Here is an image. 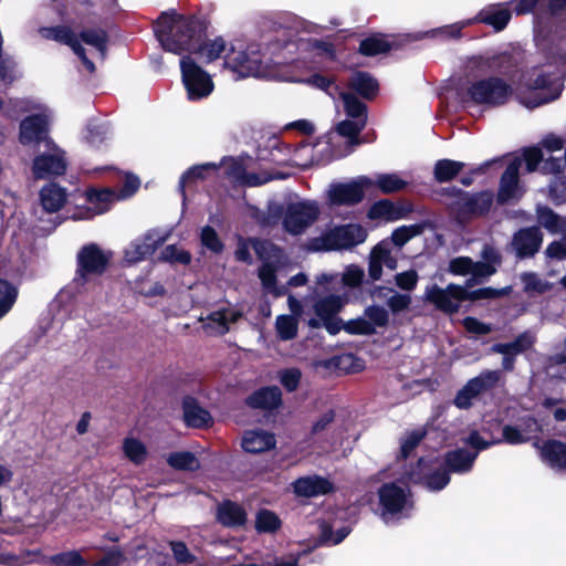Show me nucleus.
Segmentation results:
<instances>
[{"instance_id":"1","label":"nucleus","mask_w":566,"mask_h":566,"mask_svg":"<svg viewBox=\"0 0 566 566\" xmlns=\"http://www.w3.org/2000/svg\"><path fill=\"white\" fill-rule=\"evenodd\" d=\"M321 91H324L336 105L340 102L348 117L339 122L335 130L326 133L321 138V144L325 145L321 150V164H327L350 155L360 144L359 134L367 124V106L324 76H321Z\"/></svg>"},{"instance_id":"2","label":"nucleus","mask_w":566,"mask_h":566,"mask_svg":"<svg viewBox=\"0 0 566 566\" xmlns=\"http://www.w3.org/2000/svg\"><path fill=\"white\" fill-rule=\"evenodd\" d=\"M547 59L555 66L554 72L539 70L536 78L527 83L533 91L532 99L522 101L527 108H535L558 98L563 91V74L566 70V34L549 49Z\"/></svg>"},{"instance_id":"3","label":"nucleus","mask_w":566,"mask_h":566,"mask_svg":"<svg viewBox=\"0 0 566 566\" xmlns=\"http://www.w3.org/2000/svg\"><path fill=\"white\" fill-rule=\"evenodd\" d=\"M156 38L165 51L181 55L191 52L196 39V23L185 15L163 13L154 27Z\"/></svg>"},{"instance_id":"4","label":"nucleus","mask_w":566,"mask_h":566,"mask_svg":"<svg viewBox=\"0 0 566 566\" xmlns=\"http://www.w3.org/2000/svg\"><path fill=\"white\" fill-rule=\"evenodd\" d=\"M284 50L289 53H296L291 61L292 74L287 80L316 85L318 80V41L316 36H308L306 32H302L294 42L285 44Z\"/></svg>"},{"instance_id":"5","label":"nucleus","mask_w":566,"mask_h":566,"mask_svg":"<svg viewBox=\"0 0 566 566\" xmlns=\"http://www.w3.org/2000/svg\"><path fill=\"white\" fill-rule=\"evenodd\" d=\"M224 67L228 69L235 78L243 77H264L270 73L264 64V57L259 44H244L237 42L231 44L223 55Z\"/></svg>"},{"instance_id":"6","label":"nucleus","mask_w":566,"mask_h":566,"mask_svg":"<svg viewBox=\"0 0 566 566\" xmlns=\"http://www.w3.org/2000/svg\"><path fill=\"white\" fill-rule=\"evenodd\" d=\"M409 482L406 474L399 483L389 482L379 488L377 512L386 524L410 515L413 502L407 485Z\"/></svg>"},{"instance_id":"7","label":"nucleus","mask_w":566,"mask_h":566,"mask_svg":"<svg viewBox=\"0 0 566 566\" xmlns=\"http://www.w3.org/2000/svg\"><path fill=\"white\" fill-rule=\"evenodd\" d=\"M11 107L4 109L10 118H15L19 113L31 109H40L39 114L25 117L20 124L19 140L22 145H35L44 142L46 146L52 144L48 137L49 123L52 118V112L38 105H29L23 101L10 102Z\"/></svg>"},{"instance_id":"8","label":"nucleus","mask_w":566,"mask_h":566,"mask_svg":"<svg viewBox=\"0 0 566 566\" xmlns=\"http://www.w3.org/2000/svg\"><path fill=\"white\" fill-rule=\"evenodd\" d=\"M512 95L511 85L501 77L492 76L473 81L465 90L463 102L486 107L505 104Z\"/></svg>"},{"instance_id":"9","label":"nucleus","mask_w":566,"mask_h":566,"mask_svg":"<svg viewBox=\"0 0 566 566\" xmlns=\"http://www.w3.org/2000/svg\"><path fill=\"white\" fill-rule=\"evenodd\" d=\"M39 563L49 566H88L78 551H67L46 557L39 549H27L20 554L0 553V564L7 566H24Z\"/></svg>"},{"instance_id":"10","label":"nucleus","mask_w":566,"mask_h":566,"mask_svg":"<svg viewBox=\"0 0 566 566\" xmlns=\"http://www.w3.org/2000/svg\"><path fill=\"white\" fill-rule=\"evenodd\" d=\"M180 72L188 101L199 102L212 94L214 90L212 76L199 66L190 55L181 57Z\"/></svg>"},{"instance_id":"11","label":"nucleus","mask_w":566,"mask_h":566,"mask_svg":"<svg viewBox=\"0 0 566 566\" xmlns=\"http://www.w3.org/2000/svg\"><path fill=\"white\" fill-rule=\"evenodd\" d=\"M367 235L358 223L335 226L321 233V251H348L364 243Z\"/></svg>"},{"instance_id":"12","label":"nucleus","mask_w":566,"mask_h":566,"mask_svg":"<svg viewBox=\"0 0 566 566\" xmlns=\"http://www.w3.org/2000/svg\"><path fill=\"white\" fill-rule=\"evenodd\" d=\"M321 452H336L346 440L350 422L335 410L329 409L321 415Z\"/></svg>"},{"instance_id":"13","label":"nucleus","mask_w":566,"mask_h":566,"mask_svg":"<svg viewBox=\"0 0 566 566\" xmlns=\"http://www.w3.org/2000/svg\"><path fill=\"white\" fill-rule=\"evenodd\" d=\"M407 481L421 484L429 491L438 492L449 484L450 478L441 462L420 459L416 469L407 473Z\"/></svg>"},{"instance_id":"14","label":"nucleus","mask_w":566,"mask_h":566,"mask_svg":"<svg viewBox=\"0 0 566 566\" xmlns=\"http://www.w3.org/2000/svg\"><path fill=\"white\" fill-rule=\"evenodd\" d=\"M112 258L111 251L99 249L96 244H88L81 249L77 254V271L74 282L84 284L91 274H102Z\"/></svg>"},{"instance_id":"15","label":"nucleus","mask_w":566,"mask_h":566,"mask_svg":"<svg viewBox=\"0 0 566 566\" xmlns=\"http://www.w3.org/2000/svg\"><path fill=\"white\" fill-rule=\"evenodd\" d=\"M349 515L348 509L338 507L336 511H325L321 522V546L337 545L342 543L352 532L350 524L347 523Z\"/></svg>"},{"instance_id":"16","label":"nucleus","mask_w":566,"mask_h":566,"mask_svg":"<svg viewBox=\"0 0 566 566\" xmlns=\"http://www.w3.org/2000/svg\"><path fill=\"white\" fill-rule=\"evenodd\" d=\"M252 245L258 255L264 260V263L259 269V279L261 280L263 289L275 297L283 295L285 293L284 287L276 285V266L272 261L268 260L271 258L279 259L281 250L266 241H252Z\"/></svg>"},{"instance_id":"17","label":"nucleus","mask_w":566,"mask_h":566,"mask_svg":"<svg viewBox=\"0 0 566 566\" xmlns=\"http://www.w3.org/2000/svg\"><path fill=\"white\" fill-rule=\"evenodd\" d=\"M370 190V177L358 176L348 182H335L329 186L327 198L332 205H356Z\"/></svg>"},{"instance_id":"18","label":"nucleus","mask_w":566,"mask_h":566,"mask_svg":"<svg viewBox=\"0 0 566 566\" xmlns=\"http://www.w3.org/2000/svg\"><path fill=\"white\" fill-rule=\"evenodd\" d=\"M450 193L455 198L451 207L459 217L484 214L493 203V196L489 191L470 195L461 189L452 188Z\"/></svg>"},{"instance_id":"19","label":"nucleus","mask_w":566,"mask_h":566,"mask_svg":"<svg viewBox=\"0 0 566 566\" xmlns=\"http://www.w3.org/2000/svg\"><path fill=\"white\" fill-rule=\"evenodd\" d=\"M424 295L440 311L454 313L460 308L461 302L467 300L468 290L455 284H449L446 289L434 284L427 287Z\"/></svg>"},{"instance_id":"20","label":"nucleus","mask_w":566,"mask_h":566,"mask_svg":"<svg viewBox=\"0 0 566 566\" xmlns=\"http://www.w3.org/2000/svg\"><path fill=\"white\" fill-rule=\"evenodd\" d=\"M317 216V208L305 201L292 202L286 207L283 226L291 234H300L308 228Z\"/></svg>"},{"instance_id":"21","label":"nucleus","mask_w":566,"mask_h":566,"mask_svg":"<svg viewBox=\"0 0 566 566\" xmlns=\"http://www.w3.org/2000/svg\"><path fill=\"white\" fill-rule=\"evenodd\" d=\"M543 234L537 227L522 228L511 240L510 248L518 260L533 258L541 249Z\"/></svg>"},{"instance_id":"22","label":"nucleus","mask_w":566,"mask_h":566,"mask_svg":"<svg viewBox=\"0 0 566 566\" xmlns=\"http://www.w3.org/2000/svg\"><path fill=\"white\" fill-rule=\"evenodd\" d=\"M46 147L49 153L39 155L33 160L32 171L38 179L63 175L66 170L63 151L53 143Z\"/></svg>"},{"instance_id":"23","label":"nucleus","mask_w":566,"mask_h":566,"mask_svg":"<svg viewBox=\"0 0 566 566\" xmlns=\"http://www.w3.org/2000/svg\"><path fill=\"white\" fill-rule=\"evenodd\" d=\"M42 38L54 40L60 43L69 45L73 52L81 59L88 73L95 72V65L88 59L85 50L82 48L81 41L76 35L66 27L42 28L39 30Z\"/></svg>"},{"instance_id":"24","label":"nucleus","mask_w":566,"mask_h":566,"mask_svg":"<svg viewBox=\"0 0 566 566\" xmlns=\"http://www.w3.org/2000/svg\"><path fill=\"white\" fill-rule=\"evenodd\" d=\"M449 271L455 275H471L467 281L468 286L481 283L483 280L494 274V270L489 264L473 261L469 256H458L450 261Z\"/></svg>"},{"instance_id":"25","label":"nucleus","mask_w":566,"mask_h":566,"mask_svg":"<svg viewBox=\"0 0 566 566\" xmlns=\"http://www.w3.org/2000/svg\"><path fill=\"white\" fill-rule=\"evenodd\" d=\"M522 166L520 157L514 158L506 167L500 181V189L497 192V200L502 203L517 200L523 195V189L520 185L518 172Z\"/></svg>"},{"instance_id":"26","label":"nucleus","mask_w":566,"mask_h":566,"mask_svg":"<svg viewBox=\"0 0 566 566\" xmlns=\"http://www.w3.org/2000/svg\"><path fill=\"white\" fill-rule=\"evenodd\" d=\"M382 266L396 270L397 259L391 253L389 240H382L373 248L369 254L368 274L371 280L377 281L382 275Z\"/></svg>"},{"instance_id":"27","label":"nucleus","mask_w":566,"mask_h":566,"mask_svg":"<svg viewBox=\"0 0 566 566\" xmlns=\"http://www.w3.org/2000/svg\"><path fill=\"white\" fill-rule=\"evenodd\" d=\"M86 201L87 210L77 216L80 219H90L108 211L112 205L118 201L117 191L109 188L90 189L86 192Z\"/></svg>"},{"instance_id":"28","label":"nucleus","mask_w":566,"mask_h":566,"mask_svg":"<svg viewBox=\"0 0 566 566\" xmlns=\"http://www.w3.org/2000/svg\"><path fill=\"white\" fill-rule=\"evenodd\" d=\"M239 317L238 311L226 308L210 313L206 318H200V322L207 335L219 336L226 334L230 324L237 322Z\"/></svg>"},{"instance_id":"29","label":"nucleus","mask_w":566,"mask_h":566,"mask_svg":"<svg viewBox=\"0 0 566 566\" xmlns=\"http://www.w3.org/2000/svg\"><path fill=\"white\" fill-rule=\"evenodd\" d=\"M160 244V240L155 239L153 234L148 233L142 238L132 241L124 252V261L127 264L138 263L146 258L150 256Z\"/></svg>"},{"instance_id":"30","label":"nucleus","mask_w":566,"mask_h":566,"mask_svg":"<svg viewBox=\"0 0 566 566\" xmlns=\"http://www.w3.org/2000/svg\"><path fill=\"white\" fill-rule=\"evenodd\" d=\"M478 458V452H471L464 448L449 451L444 455L446 470L449 472L464 474L472 470Z\"/></svg>"},{"instance_id":"31","label":"nucleus","mask_w":566,"mask_h":566,"mask_svg":"<svg viewBox=\"0 0 566 566\" xmlns=\"http://www.w3.org/2000/svg\"><path fill=\"white\" fill-rule=\"evenodd\" d=\"M275 444L274 434L260 429L245 431L241 442L243 450L249 453L265 452L273 449Z\"/></svg>"},{"instance_id":"32","label":"nucleus","mask_w":566,"mask_h":566,"mask_svg":"<svg viewBox=\"0 0 566 566\" xmlns=\"http://www.w3.org/2000/svg\"><path fill=\"white\" fill-rule=\"evenodd\" d=\"M408 209L398 206L388 199H381L371 205L367 212L370 220L397 221L403 219Z\"/></svg>"},{"instance_id":"33","label":"nucleus","mask_w":566,"mask_h":566,"mask_svg":"<svg viewBox=\"0 0 566 566\" xmlns=\"http://www.w3.org/2000/svg\"><path fill=\"white\" fill-rule=\"evenodd\" d=\"M541 457L545 463L556 471L566 470V443L548 440L541 447Z\"/></svg>"},{"instance_id":"34","label":"nucleus","mask_w":566,"mask_h":566,"mask_svg":"<svg viewBox=\"0 0 566 566\" xmlns=\"http://www.w3.org/2000/svg\"><path fill=\"white\" fill-rule=\"evenodd\" d=\"M409 181L398 172H379L370 177V189L376 188L381 193H395L406 189Z\"/></svg>"},{"instance_id":"35","label":"nucleus","mask_w":566,"mask_h":566,"mask_svg":"<svg viewBox=\"0 0 566 566\" xmlns=\"http://www.w3.org/2000/svg\"><path fill=\"white\" fill-rule=\"evenodd\" d=\"M512 17L511 10L506 4H492L484 8L478 15V20L493 27L496 31H502Z\"/></svg>"},{"instance_id":"36","label":"nucleus","mask_w":566,"mask_h":566,"mask_svg":"<svg viewBox=\"0 0 566 566\" xmlns=\"http://www.w3.org/2000/svg\"><path fill=\"white\" fill-rule=\"evenodd\" d=\"M348 86L366 99L374 98L379 90L377 80L371 74L363 71H356L350 75Z\"/></svg>"},{"instance_id":"37","label":"nucleus","mask_w":566,"mask_h":566,"mask_svg":"<svg viewBox=\"0 0 566 566\" xmlns=\"http://www.w3.org/2000/svg\"><path fill=\"white\" fill-rule=\"evenodd\" d=\"M40 200L45 211L55 212L66 202L65 189L56 184H49L42 188L40 192Z\"/></svg>"},{"instance_id":"38","label":"nucleus","mask_w":566,"mask_h":566,"mask_svg":"<svg viewBox=\"0 0 566 566\" xmlns=\"http://www.w3.org/2000/svg\"><path fill=\"white\" fill-rule=\"evenodd\" d=\"M538 223L552 234L566 237V217H560L548 207H538L536 210Z\"/></svg>"},{"instance_id":"39","label":"nucleus","mask_w":566,"mask_h":566,"mask_svg":"<svg viewBox=\"0 0 566 566\" xmlns=\"http://www.w3.org/2000/svg\"><path fill=\"white\" fill-rule=\"evenodd\" d=\"M229 48L223 39L217 38L214 40H208L200 45H197L196 40L193 41V48L190 53H196L202 61L210 63L216 59L223 56Z\"/></svg>"},{"instance_id":"40","label":"nucleus","mask_w":566,"mask_h":566,"mask_svg":"<svg viewBox=\"0 0 566 566\" xmlns=\"http://www.w3.org/2000/svg\"><path fill=\"white\" fill-rule=\"evenodd\" d=\"M374 294L377 297H386V304L392 314H398L409 308L411 304L410 294L398 293L397 291L389 287H376Z\"/></svg>"},{"instance_id":"41","label":"nucleus","mask_w":566,"mask_h":566,"mask_svg":"<svg viewBox=\"0 0 566 566\" xmlns=\"http://www.w3.org/2000/svg\"><path fill=\"white\" fill-rule=\"evenodd\" d=\"M217 517L222 525L229 527L241 526L247 521L244 510L233 502L222 503L218 509Z\"/></svg>"},{"instance_id":"42","label":"nucleus","mask_w":566,"mask_h":566,"mask_svg":"<svg viewBox=\"0 0 566 566\" xmlns=\"http://www.w3.org/2000/svg\"><path fill=\"white\" fill-rule=\"evenodd\" d=\"M248 403L253 408L274 409L281 403V390L277 387H265L249 397Z\"/></svg>"},{"instance_id":"43","label":"nucleus","mask_w":566,"mask_h":566,"mask_svg":"<svg viewBox=\"0 0 566 566\" xmlns=\"http://www.w3.org/2000/svg\"><path fill=\"white\" fill-rule=\"evenodd\" d=\"M81 41L91 46L93 57L104 60L106 55L107 35L102 29L85 30L81 33Z\"/></svg>"},{"instance_id":"44","label":"nucleus","mask_w":566,"mask_h":566,"mask_svg":"<svg viewBox=\"0 0 566 566\" xmlns=\"http://www.w3.org/2000/svg\"><path fill=\"white\" fill-rule=\"evenodd\" d=\"M124 455L134 464L142 465L148 457V449L143 441L134 437H127L122 444Z\"/></svg>"},{"instance_id":"45","label":"nucleus","mask_w":566,"mask_h":566,"mask_svg":"<svg viewBox=\"0 0 566 566\" xmlns=\"http://www.w3.org/2000/svg\"><path fill=\"white\" fill-rule=\"evenodd\" d=\"M166 461L170 468L179 471H195L200 467L198 457L186 450L169 453Z\"/></svg>"},{"instance_id":"46","label":"nucleus","mask_w":566,"mask_h":566,"mask_svg":"<svg viewBox=\"0 0 566 566\" xmlns=\"http://www.w3.org/2000/svg\"><path fill=\"white\" fill-rule=\"evenodd\" d=\"M502 373L500 370H484L476 377L468 380L470 390L473 388L480 397L481 395L492 390L501 380Z\"/></svg>"},{"instance_id":"47","label":"nucleus","mask_w":566,"mask_h":566,"mask_svg":"<svg viewBox=\"0 0 566 566\" xmlns=\"http://www.w3.org/2000/svg\"><path fill=\"white\" fill-rule=\"evenodd\" d=\"M184 418L187 426L193 428L206 427L211 421L209 412L197 406L192 400L185 401Z\"/></svg>"},{"instance_id":"48","label":"nucleus","mask_w":566,"mask_h":566,"mask_svg":"<svg viewBox=\"0 0 566 566\" xmlns=\"http://www.w3.org/2000/svg\"><path fill=\"white\" fill-rule=\"evenodd\" d=\"M495 56L480 55L471 57L465 66L468 77H475L492 72L495 69Z\"/></svg>"},{"instance_id":"49","label":"nucleus","mask_w":566,"mask_h":566,"mask_svg":"<svg viewBox=\"0 0 566 566\" xmlns=\"http://www.w3.org/2000/svg\"><path fill=\"white\" fill-rule=\"evenodd\" d=\"M470 22L471 21L457 22V23H453V24H449V25L437 28V29H432V30L427 31V32H420L415 38L416 39H422V38L430 36V38H440V39H443V40L459 39L461 36L462 29L464 27H467L468 24H470Z\"/></svg>"},{"instance_id":"50","label":"nucleus","mask_w":566,"mask_h":566,"mask_svg":"<svg viewBox=\"0 0 566 566\" xmlns=\"http://www.w3.org/2000/svg\"><path fill=\"white\" fill-rule=\"evenodd\" d=\"M462 168L463 163L461 161L450 159L438 160L434 165V178L439 182L450 181L460 172Z\"/></svg>"},{"instance_id":"51","label":"nucleus","mask_w":566,"mask_h":566,"mask_svg":"<svg viewBox=\"0 0 566 566\" xmlns=\"http://www.w3.org/2000/svg\"><path fill=\"white\" fill-rule=\"evenodd\" d=\"M534 343V337L530 333H523L518 335L511 343H499L492 346V352L504 353L506 350H513V353L521 354L528 349Z\"/></svg>"},{"instance_id":"52","label":"nucleus","mask_w":566,"mask_h":566,"mask_svg":"<svg viewBox=\"0 0 566 566\" xmlns=\"http://www.w3.org/2000/svg\"><path fill=\"white\" fill-rule=\"evenodd\" d=\"M520 280L523 284V290L526 293H545L551 289V283L543 280L535 272H523L520 275Z\"/></svg>"},{"instance_id":"53","label":"nucleus","mask_w":566,"mask_h":566,"mask_svg":"<svg viewBox=\"0 0 566 566\" xmlns=\"http://www.w3.org/2000/svg\"><path fill=\"white\" fill-rule=\"evenodd\" d=\"M335 367L342 373H355L361 368V361L355 355L346 353L333 357L326 367Z\"/></svg>"},{"instance_id":"54","label":"nucleus","mask_w":566,"mask_h":566,"mask_svg":"<svg viewBox=\"0 0 566 566\" xmlns=\"http://www.w3.org/2000/svg\"><path fill=\"white\" fill-rule=\"evenodd\" d=\"M297 318L290 315H279L275 319V329L282 340H290L297 335Z\"/></svg>"},{"instance_id":"55","label":"nucleus","mask_w":566,"mask_h":566,"mask_svg":"<svg viewBox=\"0 0 566 566\" xmlns=\"http://www.w3.org/2000/svg\"><path fill=\"white\" fill-rule=\"evenodd\" d=\"M423 230L421 224L415 223L409 226H401L397 228L389 239L390 244H395L398 248L403 247L409 240L419 235Z\"/></svg>"},{"instance_id":"56","label":"nucleus","mask_w":566,"mask_h":566,"mask_svg":"<svg viewBox=\"0 0 566 566\" xmlns=\"http://www.w3.org/2000/svg\"><path fill=\"white\" fill-rule=\"evenodd\" d=\"M255 527L260 533H273L281 527V520L274 512L261 510L256 514Z\"/></svg>"},{"instance_id":"57","label":"nucleus","mask_w":566,"mask_h":566,"mask_svg":"<svg viewBox=\"0 0 566 566\" xmlns=\"http://www.w3.org/2000/svg\"><path fill=\"white\" fill-rule=\"evenodd\" d=\"M389 43L380 36H370L359 44V52L366 56H374L389 51Z\"/></svg>"},{"instance_id":"58","label":"nucleus","mask_w":566,"mask_h":566,"mask_svg":"<svg viewBox=\"0 0 566 566\" xmlns=\"http://www.w3.org/2000/svg\"><path fill=\"white\" fill-rule=\"evenodd\" d=\"M345 303V295L331 294L321 296V321H323L324 316H333L338 313Z\"/></svg>"},{"instance_id":"59","label":"nucleus","mask_w":566,"mask_h":566,"mask_svg":"<svg viewBox=\"0 0 566 566\" xmlns=\"http://www.w3.org/2000/svg\"><path fill=\"white\" fill-rule=\"evenodd\" d=\"M424 437V431L416 429L407 432L400 440V457L407 459Z\"/></svg>"},{"instance_id":"60","label":"nucleus","mask_w":566,"mask_h":566,"mask_svg":"<svg viewBox=\"0 0 566 566\" xmlns=\"http://www.w3.org/2000/svg\"><path fill=\"white\" fill-rule=\"evenodd\" d=\"M17 298V290L7 281L0 280V318L4 316Z\"/></svg>"},{"instance_id":"61","label":"nucleus","mask_w":566,"mask_h":566,"mask_svg":"<svg viewBox=\"0 0 566 566\" xmlns=\"http://www.w3.org/2000/svg\"><path fill=\"white\" fill-rule=\"evenodd\" d=\"M364 315L373 323L374 331L377 328L385 327L389 322L388 311L380 305L367 306L364 311Z\"/></svg>"},{"instance_id":"62","label":"nucleus","mask_w":566,"mask_h":566,"mask_svg":"<svg viewBox=\"0 0 566 566\" xmlns=\"http://www.w3.org/2000/svg\"><path fill=\"white\" fill-rule=\"evenodd\" d=\"M464 442L474 449L472 452L479 453L480 451L485 450L491 446L501 443L502 440L497 438H486L480 431L472 430L464 439Z\"/></svg>"},{"instance_id":"63","label":"nucleus","mask_w":566,"mask_h":566,"mask_svg":"<svg viewBox=\"0 0 566 566\" xmlns=\"http://www.w3.org/2000/svg\"><path fill=\"white\" fill-rule=\"evenodd\" d=\"M316 158V149L314 145L300 146L293 156V161L296 166L305 169L311 167Z\"/></svg>"},{"instance_id":"64","label":"nucleus","mask_w":566,"mask_h":566,"mask_svg":"<svg viewBox=\"0 0 566 566\" xmlns=\"http://www.w3.org/2000/svg\"><path fill=\"white\" fill-rule=\"evenodd\" d=\"M294 491L301 496H314L318 493V478L306 476L294 482Z\"/></svg>"}]
</instances>
